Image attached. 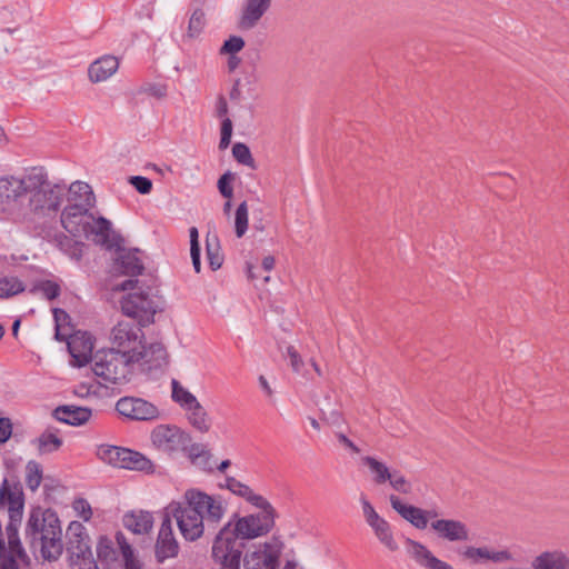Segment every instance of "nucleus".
I'll return each instance as SVG.
<instances>
[{
  "label": "nucleus",
  "instance_id": "5",
  "mask_svg": "<svg viewBox=\"0 0 569 569\" xmlns=\"http://www.w3.org/2000/svg\"><path fill=\"white\" fill-rule=\"evenodd\" d=\"M39 182L30 189L29 208L17 213V221L44 227L56 220L66 197V187L48 181L42 170L36 171Z\"/></svg>",
  "mask_w": 569,
  "mask_h": 569
},
{
  "label": "nucleus",
  "instance_id": "43",
  "mask_svg": "<svg viewBox=\"0 0 569 569\" xmlns=\"http://www.w3.org/2000/svg\"><path fill=\"white\" fill-rule=\"evenodd\" d=\"M246 501L252 507L260 509V512H256L257 515H269L277 517L276 509L272 507V505L262 495L257 493L253 489L247 497Z\"/></svg>",
  "mask_w": 569,
  "mask_h": 569
},
{
  "label": "nucleus",
  "instance_id": "35",
  "mask_svg": "<svg viewBox=\"0 0 569 569\" xmlns=\"http://www.w3.org/2000/svg\"><path fill=\"white\" fill-rule=\"evenodd\" d=\"M116 543L124 561L126 569H141L140 561L134 557V551L122 532L116 535Z\"/></svg>",
  "mask_w": 569,
  "mask_h": 569
},
{
  "label": "nucleus",
  "instance_id": "11",
  "mask_svg": "<svg viewBox=\"0 0 569 569\" xmlns=\"http://www.w3.org/2000/svg\"><path fill=\"white\" fill-rule=\"evenodd\" d=\"M360 505L366 523L373 532L376 539L388 551L399 550V543L396 540L395 532L390 522L378 513L373 505L366 496H360Z\"/></svg>",
  "mask_w": 569,
  "mask_h": 569
},
{
  "label": "nucleus",
  "instance_id": "46",
  "mask_svg": "<svg viewBox=\"0 0 569 569\" xmlns=\"http://www.w3.org/2000/svg\"><path fill=\"white\" fill-rule=\"evenodd\" d=\"M207 257L212 270H217L222 264L219 243L216 237L207 238Z\"/></svg>",
  "mask_w": 569,
  "mask_h": 569
},
{
  "label": "nucleus",
  "instance_id": "40",
  "mask_svg": "<svg viewBox=\"0 0 569 569\" xmlns=\"http://www.w3.org/2000/svg\"><path fill=\"white\" fill-rule=\"evenodd\" d=\"M24 290V286L17 277H3L0 279V298H9Z\"/></svg>",
  "mask_w": 569,
  "mask_h": 569
},
{
  "label": "nucleus",
  "instance_id": "17",
  "mask_svg": "<svg viewBox=\"0 0 569 569\" xmlns=\"http://www.w3.org/2000/svg\"><path fill=\"white\" fill-rule=\"evenodd\" d=\"M405 547L408 556L419 566L427 569H455L451 565L437 558L425 545L413 539H406Z\"/></svg>",
  "mask_w": 569,
  "mask_h": 569
},
{
  "label": "nucleus",
  "instance_id": "52",
  "mask_svg": "<svg viewBox=\"0 0 569 569\" xmlns=\"http://www.w3.org/2000/svg\"><path fill=\"white\" fill-rule=\"evenodd\" d=\"M232 179H233L232 173L226 172L218 180V189H219L220 193L227 199H231L233 196V189L231 186Z\"/></svg>",
  "mask_w": 569,
  "mask_h": 569
},
{
  "label": "nucleus",
  "instance_id": "42",
  "mask_svg": "<svg viewBox=\"0 0 569 569\" xmlns=\"http://www.w3.org/2000/svg\"><path fill=\"white\" fill-rule=\"evenodd\" d=\"M58 247L72 259H80L82 256L83 244L74 241L67 236H60L56 238Z\"/></svg>",
  "mask_w": 569,
  "mask_h": 569
},
{
  "label": "nucleus",
  "instance_id": "6",
  "mask_svg": "<svg viewBox=\"0 0 569 569\" xmlns=\"http://www.w3.org/2000/svg\"><path fill=\"white\" fill-rule=\"evenodd\" d=\"M134 367L137 365L110 348L96 352L92 370L106 382L117 385L127 381Z\"/></svg>",
  "mask_w": 569,
  "mask_h": 569
},
{
  "label": "nucleus",
  "instance_id": "49",
  "mask_svg": "<svg viewBox=\"0 0 569 569\" xmlns=\"http://www.w3.org/2000/svg\"><path fill=\"white\" fill-rule=\"evenodd\" d=\"M206 26V17L201 10H196L190 17L188 24V37H198Z\"/></svg>",
  "mask_w": 569,
  "mask_h": 569
},
{
  "label": "nucleus",
  "instance_id": "20",
  "mask_svg": "<svg viewBox=\"0 0 569 569\" xmlns=\"http://www.w3.org/2000/svg\"><path fill=\"white\" fill-rule=\"evenodd\" d=\"M111 232V221L103 217H96L92 213L84 227L83 233H81V237L91 240L96 244L109 247Z\"/></svg>",
  "mask_w": 569,
  "mask_h": 569
},
{
  "label": "nucleus",
  "instance_id": "12",
  "mask_svg": "<svg viewBox=\"0 0 569 569\" xmlns=\"http://www.w3.org/2000/svg\"><path fill=\"white\" fill-rule=\"evenodd\" d=\"M116 411L129 421L150 422L161 417L157 405L140 397H121L116 402Z\"/></svg>",
  "mask_w": 569,
  "mask_h": 569
},
{
  "label": "nucleus",
  "instance_id": "63",
  "mask_svg": "<svg viewBox=\"0 0 569 569\" xmlns=\"http://www.w3.org/2000/svg\"><path fill=\"white\" fill-rule=\"evenodd\" d=\"M276 260L272 256H267L262 260V268L266 271H271L274 268Z\"/></svg>",
  "mask_w": 569,
  "mask_h": 569
},
{
  "label": "nucleus",
  "instance_id": "28",
  "mask_svg": "<svg viewBox=\"0 0 569 569\" xmlns=\"http://www.w3.org/2000/svg\"><path fill=\"white\" fill-rule=\"evenodd\" d=\"M120 469L151 473L154 470V466L144 455L126 448Z\"/></svg>",
  "mask_w": 569,
  "mask_h": 569
},
{
  "label": "nucleus",
  "instance_id": "54",
  "mask_svg": "<svg viewBox=\"0 0 569 569\" xmlns=\"http://www.w3.org/2000/svg\"><path fill=\"white\" fill-rule=\"evenodd\" d=\"M130 183L141 194H148L152 189V182L150 179L142 176H134L130 178Z\"/></svg>",
  "mask_w": 569,
  "mask_h": 569
},
{
  "label": "nucleus",
  "instance_id": "39",
  "mask_svg": "<svg viewBox=\"0 0 569 569\" xmlns=\"http://www.w3.org/2000/svg\"><path fill=\"white\" fill-rule=\"evenodd\" d=\"M249 226V209L246 201L241 202L234 212V231L238 238H242Z\"/></svg>",
  "mask_w": 569,
  "mask_h": 569
},
{
  "label": "nucleus",
  "instance_id": "16",
  "mask_svg": "<svg viewBox=\"0 0 569 569\" xmlns=\"http://www.w3.org/2000/svg\"><path fill=\"white\" fill-rule=\"evenodd\" d=\"M179 543L174 537L172 522L169 518H163L157 541H156V557L158 561L163 562L169 558H173L178 555Z\"/></svg>",
  "mask_w": 569,
  "mask_h": 569
},
{
  "label": "nucleus",
  "instance_id": "2",
  "mask_svg": "<svg viewBox=\"0 0 569 569\" xmlns=\"http://www.w3.org/2000/svg\"><path fill=\"white\" fill-rule=\"evenodd\" d=\"M111 349L137 368L149 371L167 365L168 353L161 342L146 345L144 333L133 320L119 321L111 331Z\"/></svg>",
  "mask_w": 569,
  "mask_h": 569
},
{
  "label": "nucleus",
  "instance_id": "15",
  "mask_svg": "<svg viewBox=\"0 0 569 569\" xmlns=\"http://www.w3.org/2000/svg\"><path fill=\"white\" fill-rule=\"evenodd\" d=\"M68 350L72 358L71 365L74 367H83L93 361V339L88 332L77 331L67 338Z\"/></svg>",
  "mask_w": 569,
  "mask_h": 569
},
{
  "label": "nucleus",
  "instance_id": "48",
  "mask_svg": "<svg viewBox=\"0 0 569 569\" xmlns=\"http://www.w3.org/2000/svg\"><path fill=\"white\" fill-rule=\"evenodd\" d=\"M232 154L239 163L248 166L250 168H254V160L252 158L250 149L244 143H234L232 147Z\"/></svg>",
  "mask_w": 569,
  "mask_h": 569
},
{
  "label": "nucleus",
  "instance_id": "32",
  "mask_svg": "<svg viewBox=\"0 0 569 569\" xmlns=\"http://www.w3.org/2000/svg\"><path fill=\"white\" fill-rule=\"evenodd\" d=\"M32 443L40 455H48L57 451L62 446V440L57 432L46 430Z\"/></svg>",
  "mask_w": 569,
  "mask_h": 569
},
{
  "label": "nucleus",
  "instance_id": "47",
  "mask_svg": "<svg viewBox=\"0 0 569 569\" xmlns=\"http://www.w3.org/2000/svg\"><path fill=\"white\" fill-rule=\"evenodd\" d=\"M32 291L36 295H40L41 297H43L48 300H53L54 298H57L59 296L60 288L56 282L47 280V281H41V282L37 283L33 287Z\"/></svg>",
  "mask_w": 569,
  "mask_h": 569
},
{
  "label": "nucleus",
  "instance_id": "1",
  "mask_svg": "<svg viewBox=\"0 0 569 569\" xmlns=\"http://www.w3.org/2000/svg\"><path fill=\"white\" fill-rule=\"evenodd\" d=\"M227 510L228 503L221 496L190 488L180 500H172L166 506L164 517L176 521L186 541L193 542L203 536L206 526H217Z\"/></svg>",
  "mask_w": 569,
  "mask_h": 569
},
{
  "label": "nucleus",
  "instance_id": "13",
  "mask_svg": "<svg viewBox=\"0 0 569 569\" xmlns=\"http://www.w3.org/2000/svg\"><path fill=\"white\" fill-rule=\"evenodd\" d=\"M150 439L154 447L167 452L183 450L190 441L189 435L174 425L154 427Z\"/></svg>",
  "mask_w": 569,
  "mask_h": 569
},
{
  "label": "nucleus",
  "instance_id": "59",
  "mask_svg": "<svg viewBox=\"0 0 569 569\" xmlns=\"http://www.w3.org/2000/svg\"><path fill=\"white\" fill-rule=\"evenodd\" d=\"M337 438L342 446L350 449L352 452H359V448L343 433H338Z\"/></svg>",
  "mask_w": 569,
  "mask_h": 569
},
{
  "label": "nucleus",
  "instance_id": "22",
  "mask_svg": "<svg viewBox=\"0 0 569 569\" xmlns=\"http://www.w3.org/2000/svg\"><path fill=\"white\" fill-rule=\"evenodd\" d=\"M66 536L69 553H82L91 550L90 537L81 522L71 521L67 528Z\"/></svg>",
  "mask_w": 569,
  "mask_h": 569
},
{
  "label": "nucleus",
  "instance_id": "36",
  "mask_svg": "<svg viewBox=\"0 0 569 569\" xmlns=\"http://www.w3.org/2000/svg\"><path fill=\"white\" fill-rule=\"evenodd\" d=\"M43 478V470L41 465L36 460H30L26 465L24 481L28 489L32 492L37 491Z\"/></svg>",
  "mask_w": 569,
  "mask_h": 569
},
{
  "label": "nucleus",
  "instance_id": "30",
  "mask_svg": "<svg viewBox=\"0 0 569 569\" xmlns=\"http://www.w3.org/2000/svg\"><path fill=\"white\" fill-rule=\"evenodd\" d=\"M188 422L199 432L206 433L211 428V419L207 410L198 401L190 409L184 410Z\"/></svg>",
  "mask_w": 569,
  "mask_h": 569
},
{
  "label": "nucleus",
  "instance_id": "51",
  "mask_svg": "<svg viewBox=\"0 0 569 569\" xmlns=\"http://www.w3.org/2000/svg\"><path fill=\"white\" fill-rule=\"evenodd\" d=\"M244 47V40L239 36H231L220 48V54H236Z\"/></svg>",
  "mask_w": 569,
  "mask_h": 569
},
{
  "label": "nucleus",
  "instance_id": "55",
  "mask_svg": "<svg viewBox=\"0 0 569 569\" xmlns=\"http://www.w3.org/2000/svg\"><path fill=\"white\" fill-rule=\"evenodd\" d=\"M13 426L9 418H0V445L6 443L12 436Z\"/></svg>",
  "mask_w": 569,
  "mask_h": 569
},
{
  "label": "nucleus",
  "instance_id": "24",
  "mask_svg": "<svg viewBox=\"0 0 569 569\" xmlns=\"http://www.w3.org/2000/svg\"><path fill=\"white\" fill-rule=\"evenodd\" d=\"M270 6V0H246L239 26L243 30L252 29L257 26L261 17Z\"/></svg>",
  "mask_w": 569,
  "mask_h": 569
},
{
  "label": "nucleus",
  "instance_id": "33",
  "mask_svg": "<svg viewBox=\"0 0 569 569\" xmlns=\"http://www.w3.org/2000/svg\"><path fill=\"white\" fill-rule=\"evenodd\" d=\"M171 399L184 411L198 402L197 397L178 380H171Z\"/></svg>",
  "mask_w": 569,
  "mask_h": 569
},
{
  "label": "nucleus",
  "instance_id": "64",
  "mask_svg": "<svg viewBox=\"0 0 569 569\" xmlns=\"http://www.w3.org/2000/svg\"><path fill=\"white\" fill-rule=\"evenodd\" d=\"M281 569H302V567L296 559H287Z\"/></svg>",
  "mask_w": 569,
  "mask_h": 569
},
{
  "label": "nucleus",
  "instance_id": "25",
  "mask_svg": "<svg viewBox=\"0 0 569 569\" xmlns=\"http://www.w3.org/2000/svg\"><path fill=\"white\" fill-rule=\"evenodd\" d=\"M532 569H567L569 568V553L562 550L543 551L533 558Z\"/></svg>",
  "mask_w": 569,
  "mask_h": 569
},
{
  "label": "nucleus",
  "instance_id": "10",
  "mask_svg": "<svg viewBox=\"0 0 569 569\" xmlns=\"http://www.w3.org/2000/svg\"><path fill=\"white\" fill-rule=\"evenodd\" d=\"M282 549L283 543L277 537L253 543L242 555L243 567L244 569H274Z\"/></svg>",
  "mask_w": 569,
  "mask_h": 569
},
{
  "label": "nucleus",
  "instance_id": "23",
  "mask_svg": "<svg viewBox=\"0 0 569 569\" xmlns=\"http://www.w3.org/2000/svg\"><path fill=\"white\" fill-rule=\"evenodd\" d=\"M153 516L150 511L132 510L123 515L122 523L134 535H147L153 528Z\"/></svg>",
  "mask_w": 569,
  "mask_h": 569
},
{
  "label": "nucleus",
  "instance_id": "45",
  "mask_svg": "<svg viewBox=\"0 0 569 569\" xmlns=\"http://www.w3.org/2000/svg\"><path fill=\"white\" fill-rule=\"evenodd\" d=\"M220 487L229 490L231 493H233L244 500L247 499V497L249 496V493L252 490L251 487L239 481L238 479H236L233 477H227L224 479V482L222 485H220Z\"/></svg>",
  "mask_w": 569,
  "mask_h": 569
},
{
  "label": "nucleus",
  "instance_id": "8",
  "mask_svg": "<svg viewBox=\"0 0 569 569\" xmlns=\"http://www.w3.org/2000/svg\"><path fill=\"white\" fill-rule=\"evenodd\" d=\"M231 525H224L211 547L213 569H241L242 549L230 533Z\"/></svg>",
  "mask_w": 569,
  "mask_h": 569
},
{
  "label": "nucleus",
  "instance_id": "9",
  "mask_svg": "<svg viewBox=\"0 0 569 569\" xmlns=\"http://www.w3.org/2000/svg\"><path fill=\"white\" fill-rule=\"evenodd\" d=\"M227 525H231L230 533L233 539L253 540L267 536L276 525V517L269 515L249 513L234 516Z\"/></svg>",
  "mask_w": 569,
  "mask_h": 569
},
{
  "label": "nucleus",
  "instance_id": "44",
  "mask_svg": "<svg viewBox=\"0 0 569 569\" xmlns=\"http://www.w3.org/2000/svg\"><path fill=\"white\" fill-rule=\"evenodd\" d=\"M388 483L396 492L402 495L412 493V482L408 478H406V476L401 473L399 470H395V472H392V476Z\"/></svg>",
  "mask_w": 569,
  "mask_h": 569
},
{
  "label": "nucleus",
  "instance_id": "58",
  "mask_svg": "<svg viewBox=\"0 0 569 569\" xmlns=\"http://www.w3.org/2000/svg\"><path fill=\"white\" fill-rule=\"evenodd\" d=\"M189 237H190V250L200 249L199 246V232L196 227H191L189 229Z\"/></svg>",
  "mask_w": 569,
  "mask_h": 569
},
{
  "label": "nucleus",
  "instance_id": "37",
  "mask_svg": "<svg viewBox=\"0 0 569 569\" xmlns=\"http://www.w3.org/2000/svg\"><path fill=\"white\" fill-rule=\"evenodd\" d=\"M97 555L102 562H114L118 559V550L113 540L108 537H100L97 543Z\"/></svg>",
  "mask_w": 569,
  "mask_h": 569
},
{
  "label": "nucleus",
  "instance_id": "27",
  "mask_svg": "<svg viewBox=\"0 0 569 569\" xmlns=\"http://www.w3.org/2000/svg\"><path fill=\"white\" fill-rule=\"evenodd\" d=\"M92 411L88 407L62 406L54 410V417L64 423L71 426H81L89 421Z\"/></svg>",
  "mask_w": 569,
  "mask_h": 569
},
{
  "label": "nucleus",
  "instance_id": "61",
  "mask_svg": "<svg viewBox=\"0 0 569 569\" xmlns=\"http://www.w3.org/2000/svg\"><path fill=\"white\" fill-rule=\"evenodd\" d=\"M221 136L231 137L232 136V122L229 118H224L221 123Z\"/></svg>",
  "mask_w": 569,
  "mask_h": 569
},
{
  "label": "nucleus",
  "instance_id": "26",
  "mask_svg": "<svg viewBox=\"0 0 569 569\" xmlns=\"http://www.w3.org/2000/svg\"><path fill=\"white\" fill-rule=\"evenodd\" d=\"M67 194L68 206H79L84 208L94 207V194L91 187L86 182L74 181L70 184L68 192L66 191V196Z\"/></svg>",
  "mask_w": 569,
  "mask_h": 569
},
{
  "label": "nucleus",
  "instance_id": "41",
  "mask_svg": "<svg viewBox=\"0 0 569 569\" xmlns=\"http://www.w3.org/2000/svg\"><path fill=\"white\" fill-rule=\"evenodd\" d=\"M70 569H98L92 550L82 553H70Z\"/></svg>",
  "mask_w": 569,
  "mask_h": 569
},
{
  "label": "nucleus",
  "instance_id": "53",
  "mask_svg": "<svg viewBox=\"0 0 569 569\" xmlns=\"http://www.w3.org/2000/svg\"><path fill=\"white\" fill-rule=\"evenodd\" d=\"M139 92L147 93L156 98H163L167 93V87L161 83L147 82L141 86Z\"/></svg>",
  "mask_w": 569,
  "mask_h": 569
},
{
  "label": "nucleus",
  "instance_id": "31",
  "mask_svg": "<svg viewBox=\"0 0 569 569\" xmlns=\"http://www.w3.org/2000/svg\"><path fill=\"white\" fill-rule=\"evenodd\" d=\"M126 448L118 447L112 445H100L96 449L97 458L113 468H121L122 457L124 455Z\"/></svg>",
  "mask_w": 569,
  "mask_h": 569
},
{
  "label": "nucleus",
  "instance_id": "62",
  "mask_svg": "<svg viewBox=\"0 0 569 569\" xmlns=\"http://www.w3.org/2000/svg\"><path fill=\"white\" fill-rule=\"evenodd\" d=\"M258 382H259V386H260L261 390H262L267 396H269V397H270V396H272L273 390H272V388L270 387V385H269V382H268V380L266 379V377H264V376H260V377L258 378Z\"/></svg>",
  "mask_w": 569,
  "mask_h": 569
},
{
  "label": "nucleus",
  "instance_id": "38",
  "mask_svg": "<svg viewBox=\"0 0 569 569\" xmlns=\"http://www.w3.org/2000/svg\"><path fill=\"white\" fill-rule=\"evenodd\" d=\"M53 319H54V337L58 341L67 340L70 336L69 329V315L62 309H53Z\"/></svg>",
  "mask_w": 569,
  "mask_h": 569
},
{
  "label": "nucleus",
  "instance_id": "21",
  "mask_svg": "<svg viewBox=\"0 0 569 569\" xmlns=\"http://www.w3.org/2000/svg\"><path fill=\"white\" fill-rule=\"evenodd\" d=\"M119 69V60L111 54H104L94 60L88 68L91 82L99 83L110 79Z\"/></svg>",
  "mask_w": 569,
  "mask_h": 569
},
{
  "label": "nucleus",
  "instance_id": "4",
  "mask_svg": "<svg viewBox=\"0 0 569 569\" xmlns=\"http://www.w3.org/2000/svg\"><path fill=\"white\" fill-rule=\"evenodd\" d=\"M26 537L34 555L48 561L57 560L63 551L59 517L50 509L33 510L26 526Z\"/></svg>",
  "mask_w": 569,
  "mask_h": 569
},
{
  "label": "nucleus",
  "instance_id": "18",
  "mask_svg": "<svg viewBox=\"0 0 569 569\" xmlns=\"http://www.w3.org/2000/svg\"><path fill=\"white\" fill-rule=\"evenodd\" d=\"M460 555L463 559L475 565L486 561L502 563L512 560V555L508 550H493L488 547L467 546L461 549Z\"/></svg>",
  "mask_w": 569,
  "mask_h": 569
},
{
  "label": "nucleus",
  "instance_id": "7",
  "mask_svg": "<svg viewBox=\"0 0 569 569\" xmlns=\"http://www.w3.org/2000/svg\"><path fill=\"white\" fill-rule=\"evenodd\" d=\"M36 169L23 177H3L0 178V198L2 199L3 210L17 221V213L23 212L20 208L21 199L29 193L34 183L39 182L36 176Z\"/></svg>",
  "mask_w": 569,
  "mask_h": 569
},
{
  "label": "nucleus",
  "instance_id": "29",
  "mask_svg": "<svg viewBox=\"0 0 569 569\" xmlns=\"http://www.w3.org/2000/svg\"><path fill=\"white\" fill-rule=\"evenodd\" d=\"M361 461L368 468L373 482L379 486L389 482L392 472L396 470L390 469L386 462L377 459L376 457L366 456Z\"/></svg>",
  "mask_w": 569,
  "mask_h": 569
},
{
  "label": "nucleus",
  "instance_id": "57",
  "mask_svg": "<svg viewBox=\"0 0 569 569\" xmlns=\"http://www.w3.org/2000/svg\"><path fill=\"white\" fill-rule=\"evenodd\" d=\"M93 386H88L86 383H80L74 388V393L79 397H89L91 393H96V391L91 390Z\"/></svg>",
  "mask_w": 569,
  "mask_h": 569
},
{
  "label": "nucleus",
  "instance_id": "3",
  "mask_svg": "<svg viewBox=\"0 0 569 569\" xmlns=\"http://www.w3.org/2000/svg\"><path fill=\"white\" fill-rule=\"evenodd\" d=\"M389 503L405 521L418 530L428 527L439 539L448 542H465L470 540V530L466 522L453 518H439L436 510H427L405 502L399 496L392 493Z\"/></svg>",
  "mask_w": 569,
  "mask_h": 569
},
{
  "label": "nucleus",
  "instance_id": "19",
  "mask_svg": "<svg viewBox=\"0 0 569 569\" xmlns=\"http://www.w3.org/2000/svg\"><path fill=\"white\" fill-rule=\"evenodd\" d=\"M92 208H84L79 206H66L61 213V223L63 228L76 237H81L84 227L91 217Z\"/></svg>",
  "mask_w": 569,
  "mask_h": 569
},
{
  "label": "nucleus",
  "instance_id": "50",
  "mask_svg": "<svg viewBox=\"0 0 569 569\" xmlns=\"http://www.w3.org/2000/svg\"><path fill=\"white\" fill-rule=\"evenodd\" d=\"M72 510L77 517L83 521H89L92 517V508L90 503L83 498H77L72 501Z\"/></svg>",
  "mask_w": 569,
  "mask_h": 569
},
{
  "label": "nucleus",
  "instance_id": "56",
  "mask_svg": "<svg viewBox=\"0 0 569 569\" xmlns=\"http://www.w3.org/2000/svg\"><path fill=\"white\" fill-rule=\"evenodd\" d=\"M287 355H288L291 368L296 372H301V369L303 367V361H302L301 357L299 356V353L296 351V349L293 347H288Z\"/></svg>",
  "mask_w": 569,
  "mask_h": 569
},
{
  "label": "nucleus",
  "instance_id": "34",
  "mask_svg": "<svg viewBox=\"0 0 569 569\" xmlns=\"http://www.w3.org/2000/svg\"><path fill=\"white\" fill-rule=\"evenodd\" d=\"M117 269L122 273L137 276L143 270L140 258L134 252H123L117 259Z\"/></svg>",
  "mask_w": 569,
  "mask_h": 569
},
{
  "label": "nucleus",
  "instance_id": "14",
  "mask_svg": "<svg viewBox=\"0 0 569 569\" xmlns=\"http://www.w3.org/2000/svg\"><path fill=\"white\" fill-rule=\"evenodd\" d=\"M121 309L130 318L149 319L157 311V305L148 291L138 289L121 301Z\"/></svg>",
  "mask_w": 569,
  "mask_h": 569
},
{
  "label": "nucleus",
  "instance_id": "60",
  "mask_svg": "<svg viewBox=\"0 0 569 569\" xmlns=\"http://www.w3.org/2000/svg\"><path fill=\"white\" fill-rule=\"evenodd\" d=\"M190 256L194 271L199 273L201 270L200 249L190 250Z\"/></svg>",
  "mask_w": 569,
  "mask_h": 569
}]
</instances>
